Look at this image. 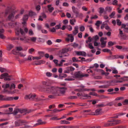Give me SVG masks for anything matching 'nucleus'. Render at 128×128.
Returning <instances> with one entry per match:
<instances>
[{"label":"nucleus","instance_id":"obj_49","mask_svg":"<svg viewBox=\"0 0 128 128\" xmlns=\"http://www.w3.org/2000/svg\"><path fill=\"white\" fill-rule=\"evenodd\" d=\"M92 40V39L91 38L90 36L88 38V40L86 41V42L88 43V42H90Z\"/></svg>","mask_w":128,"mask_h":128},{"label":"nucleus","instance_id":"obj_56","mask_svg":"<svg viewBox=\"0 0 128 128\" xmlns=\"http://www.w3.org/2000/svg\"><path fill=\"white\" fill-rule=\"evenodd\" d=\"M116 48L119 50H122L123 46H116Z\"/></svg>","mask_w":128,"mask_h":128},{"label":"nucleus","instance_id":"obj_55","mask_svg":"<svg viewBox=\"0 0 128 128\" xmlns=\"http://www.w3.org/2000/svg\"><path fill=\"white\" fill-rule=\"evenodd\" d=\"M115 14V12L114 11L112 12L109 15L110 17L112 18L113 16H114Z\"/></svg>","mask_w":128,"mask_h":128},{"label":"nucleus","instance_id":"obj_11","mask_svg":"<svg viewBox=\"0 0 128 128\" xmlns=\"http://www.w3.org/2000/svg\"><path fill=\"white\" fill-rule=\"evenodd\" d=\"M63 128H78L80 127H84L81 125L70 126H62Z\"/></svg>","mask_w":128,"mask_h":128},{"label":"nucleus","instance_id":"obj_43","mask_svg":"<svg viewBox=\"0 0 128 128\" xmlns=\"http://www.w3.org/2000/svg\"><path fill=\"white\" fill-rule=\"evenodd\" d=\"M13 47V46L12 44H9L7 46L8 49L9 50H10Z\"/></svg>","mask_w":128,"mask_h":128},{"label":"nucleus","instance_id":"obj_53","mask_svg":"<svg viewBox=\"0 0 128 128\" xmlns=\"http://www.w3.org/2000/svg\"><path fill=\"white\" fill-rule=\"evenodd\" d=\"M88 46L89 48L90 49H93L94 48V47L92 46V44L91 43H90L88 44Z\"/></svg>","mask_w":128,"mask_h":128},{"label":"nucleus","instance_id":"obj_5","mask_svg":"<svg viewBox=\"0 0 128 128\" xmlns=\"http://www.w3.org/2000/svg\"><path fill=\"white\" fill-rule=\"evenodd\" d=\"M74 75V78H82L84 77H87L89 76L88 74H83L80 71L75 72Z\"/></svg>","mask_w":128,"mask_h":128},{"label":"nucleus","instance_id":"obj_34","mask_svg":"<svg viewBox=\"0 0 128 128\" xmlns=\"http://www.w3.org/2000/svg\"><path fill=\"white\" fill-rule=\"evenodd\" d=\"M36 14V13L32 11H30L29 13V15L30 16H35Z\"/></svg>","mask_w":128,"mask_h":128},{"label":"nucleus","instance_id":"obj_61","mask_svg":"<svg viewBox=\"0 0 128 128\" xmlns=\"http://www.w3.org/2000/svg\"><path fill=\"white\" fill-rule=\"evenodd\" d=\"M19 109H16L14 110V114L15 115H16V114L17 113H19Z\"/></svg>","mask_w":128,"mask_h":128},{"label":"nucleus","instance_id":"obj_14","mask_svg":"<svg viewBox=\"0 0 128 128\" xmlns=\"http://www.w3.org/2000/svg\"><path fill=\"white\" fill-rule=\"evenodd\" d=\"M78 26H76L74 28V30L72 31V35L74 36L76 35L78 32Z\"/></svg>","mask_w":128,"mask_h":128},{"label":"nucleus","instance_id":"obj_20","mask_svg":"<svg viewBox=\"0 0 128 128\" xmlns=\"http://www.w3.org/2000/svg\"><path fill=\"white\" fill-rule=\"evenodd\" d=\"M13 100V97H10L7 96H5L4 100L10 101L12 100Z\"/></svg>","mask_w":128,"mask_h":128},{"label":"nucleus","instance_id":"obj_42","mask_svg":"<svg viewBox=\"0 0 128 128\" xmlns=\"http://www.w3.org/2000/svg\"><path fill=\"white\" fill-rule=\"evenodd\" d=\"M42 58L41 56H34L33 57L32 59L34 60L36 59V60H39Z\"/></svg>","mask_w":128,"mask_h":128},{"label":"nucleus","instance_id":"obj_16","mask_svg":"<svg viewBox=\"0 0 128 128\" xmlns=\"http://www.w3.org/2000/svg\"><path fill=\"white\" fill-rule=\"evenodd\" d=\"M4 31V30L3 29H2L0 30V38L2 39H4L5 38V37L3 34Z\"/></svg>","mask_w":128,"mask_h":128},{"label":"nucleus","instance_id":"obj_2","mask_svg":"<svg viewBox=\"0 0 128 128\" xmlns=\"http://www.w3.org/2000/svg\"><path fill=\"white\" fill-rule=\"evenodd\" d=\"M120 121V120H112L108 121L109 122H112L111 123H107L104 124L103 126H93L90 128H99L101 127H108L110 126L115 125L119 124Z\"/></svg>","mask_w":128,"mask_h":128},{"label":"nucleus","instance_id":"obj_37","mask_svg":"<svg viewBox=\"0 0 128 128\" xmlns=\"http://www.w3.org/2000/svg\"><path fill=\"white\" fill-rule=\"evenodd\" d=\"M40 17H42L43 18H46V16L45 13H42L40 15Z\"/></svg>","mask_w":128,"mask_h":128},{"label":"nucleus","instance_id":"obj_52","mask_svg":"<svg viewBox=\"0 0 128 128\" xmlns=\"http://www.w3.org/2000/svg\"><path fill=\"white\" fill-rule=\"evenodd\" d=\"M28 33L30 35V36H32L34 34V33L31 29L29 30L28 32Z\"/></svg>","mask_w":128,"mask_h":128},{"label":"nucleus","instance_id":"obj_33","mask_svg":"<svg viewBox=\"0 0 128 128\" xmlns=\"http://www.w3.org/2000/svg\"><path fill=\"white\" fill-rule=\"evenodd\" d=\"M34 56H28V58H25V61H27V60H32V58H33Z\"/></svg>","mask_w":128,"mask_h":128},{"label":"nucleus","instance_id":"obj_45","mask_svg":"<svg viewBox=\"0 0 128 128\" xmlns=\"http://www.w3.org/2000/svg\"><path fill=\"white\" fill-rule=\"evenodd\" d=\"M117 24L119 26H120L121 25L122 22L120 21V20L117 19L116 20Z\"/></svg>","mask_w":128,"mask_h":128},{"label":"nucleus","instance_id":"obj_46","mask_svg":"<svg viewBox=\"0 0 128 128\" xmlns=\"http://www.w3.org/2000/svg\"><path fill=\"white\" fill-rule=\"evenodd\" d=\"M46 74L47 76L48 77H50L52 75V73L48 72H46Z\"/></svg>","mask_w":128,"mask_h":128},{"label":"nucleus","instance_id":"obj_39","mask_svg":"<svg viewBox=\"0 0 128 128\" xmlns=\"http://www.w3.org/2000/svg\"><path fill=\"white\" fill-rule=\"evenodd\" d=\"M122 50L123 51H128V47L123 46Z\"/></svg>","mask_w":128,"mask_h":128},{"label":"nucleus","instance_id":"obj_10","mask_svg":"<svg viewBox=\"0 0 128 128\" xmlns=\"http://www.w3.org/2000/svg\"><path fill=\"white\" fill-rule=\"evenodd\" d=\"M102 109L101 108H98L96 109L94 112L93 113V115H98L101 114L102 113Z\"/></svg>","mask_w":128,"mask_h":128},{"label":"nucleus","instance_id":"obj_64","mask_svg":"<svg viewBox=\"0 0 128 128\" xmlns=\"http://www.w3.org/2000/svg\"><path fill=\"white\" fill-rule=\"evenodd\" d=\"M36 8L37 10L39 11L40 9V5H38L36 6Z\"/></svg>","mask_w":128,"mask_h":128},{"label":"nucleus","instance_id":"obj_40","mask_svg":"<svg viewBox=\"0 0 128 128\" xmlns=\"http://www.w3.org/2000/svg\"><path fill=\"white\" fill-rule=\"evenodd\" d=\"M122 104L124 105H127L128 104V100L126 99L123 102Z\"/></svg>","mask_w":128,"mask_h":128},{"label":"nucleus","instance_id":"obj_18","mask_svg":"<svg viewBox=\"0 0 128 128\" xmlns=\"http://www.w3.org/2000/svg\"><path fill=\"white\" fill-rule=\"evenodd\" d=\"M10 77V76L8 75V74L7 73H5L2 74H1L0 78L1 79H2L4 78L9 77Z\"/></svg>","mask_w":128,"mask_h":128},{"label":"nucleus","instance_id":"obj_62","mask_svg":"<svg viewBox=\"0 0 128 128\" xmlns=\"http://www.w3.org/2000/svg\"><path fill=\"white\" fill-rule=\"evenodd\" d=\"M102 51L103 52H110V50L107 49V48H105L104 49L102 50Z\"/></svg>","mask_w":128,"mask_h":128},{"label":"nucleus","instance_id":"obj_54","mask_svg":"<svg viewBox=\"0 0 128 128\" xmlns=\"http://www.w3.org/2000/svg\"><path fill=\"white\" fill-rule=\"evenodd\" d=\"M104 8H100L99 13L100 14H102L104 12Z\"/></svg>","mask_w":128,"mask_h":128},{"label":"nucleus","instance_id":"obj_4","mask_svg":"<svg viewBox=\"0 0 128 128\" xmlns=\"http://www.w3.org/2000/svg\"><path fill=\"white\" fill-rule=\"evenodd\" d=\"M24 98L26 100L29 99L30 100H33L36 101L41 100L40 98L37 97L36 95L34 94L26 95L24 97Z\"/></svg>","mask_w":128,"mask_h":128},{"label":"nucleus","instance_id":"obj_38","mask_svg":"<svg viewBox=\"0 0 128 128\" xmlns=\"http://www.w3.org/2000/svg\"><path fill=\"white\" fill-rule=\"evenodd\" d=\"M112 8L109 6H108L106 8V10L108 11V12H110L112 10Z\"/></svg>","mask_w":128,"mask_h":128},{"label":"nucleus","instance_id":"obj_36","mask_svg":"<svg viewBox=\"0 0 128 128\" xmlns=\"http://www.w3.org/2000/svg\"><path fill=\"white\" fill-rule=\"evenodd\" d=\"M10 87V84H3L2 87L4 88H7Z\"/></svg>","mask_w":128,"mask_h":128},{"label":"nucleus","instance_id":"obj_19","mask_svg":"<svg viewBox=\"0 0 128 128\" xmlns=\"http://www.w3.org/2000/svg\"><path fill=\"white\" fill-rule=\"evenodd\" d=\"M37 38L36 37H32L29 38L28 39V40H30L32 42H35Z\"/></svg>","mask_w":128,"mask_h":128},{"label":"nucleus","instance_id":"obj_32","mask_svg":"<svg viewBox=\"0 0 128 128\" xmlns=\"http://www.w3.org/2000/svg\"><path fill=\"white\" fill-rule=\"evenodd\" d=\"M60 123L61 124H69L70 122L66 120H62L60 121Z\"/></svg>","mask_w":128,"mask_h":128},{"label":"nucleus","instance_id":"obj_1","mask_svg":"<svg viewBox=\"0 0 128 128\" xmlns=\"http://www.w3.org/2000/svg\"><path fill=\"white\" fill-rule=\"evenodd\" d=\"M42 83L43 84L46 86L44 92L52 94L48 96L49 98L54 99L55 97L59 95V90L57 87L50 86L48 83L46 82H43Z\"/></svg>","mask_w":128,"mask_h":128},{"label":"nucleus","instance_id":"obj_41","mask_svg":"<svg viewBox=\"0 0 128 128\" xmlns=\"http://www.w3.org/2000/svg\"><path fill=\"white\" fill-rule=\"evenodd\" d=\"M38 41L39 42L44 43L45 42L44 39L39 38L38 39Z\"/></svg>","mask_w":128,"mask_h":128},{"label":"nucleus","instance_id":"obj_15","mask_svg":"<svg viewBox=\"0 0 128 128\" xmlns=\"http://www.w3.org/2000/svg\"><path fill=\"white\" fill-rule=\"evenodd\" d=\"M76 54L80 56H86V52H78L77 51L76 52Z\"/></svg>","mask_w":128,"mask_h":128},{"label":"nucleus","instance_id":"obj_22","mask_svg":"<svg viewBox=\"0 0 128 128\" xmlns=\"http://www.w3.org/2000/svg\"><path fill=\"white\" fill-rule=\"evenodd\" d=\"M68 36L70 38V40L71 42H72L74 40V38L72 34L68 35Z\"/></svg>","mask_w":128,"mask_h":128},{"label":"nucleus","instance_id":"obj_3","mask_svg":"<svg viewBox=\"0 0 128 128\" xmlns=\"http://www.w3.org/2000/svg\"><path fill=\"white\" fill-rule=\"evenodd\" d=\"M28 30L26 28H17L15 30L16 35L19 36L20 33L22 35L24 36L26 33L28 32Z\"/></svg>","mask_w":128,"mask_h":128},{"label":"nucleus","instance_id":"obj_6","mask_svg":"<svg viewBox=\"0 0 128 128\" xmlns=\"http://www.w3.org/2000/svg\"><path fill=\"white\" fill-rule=\"evenodd\" d=\"M72 11L74 13L76 14V17H82L83 16V14L82 13H79V10L77 8H76L74 6L72 7Z\"/></svg>","mask_w":128,"mask_h":128},{"label":"nucleus","instance_id":"obj_23","mask_svg":"<svg viewBox=\"0 0 128 128\" xmlns=\"http://www.w3.org/2000/svg\"><path fill=\"white\" fill-rule=\"evenodd\" d=\"M66 80L72 81L75 80V78L74 76H72L71 77H68V78H66L65 79Z\"/></svg>","mask_w":128,"mask_h":128},{"label":"nucleus","instance_id":"obj_44","mask_svg":"<svg viewBox=\"0 0 128 128\" xmlns=\"http://www.w3.org/2000/svg\"><path fill=\"white\" fill-rule=\"evenodd\" d=\"M28 18V15H26L24 16L23 18L22 19L24 21H25L27 20Z\"/></svg>","mask_w":128,"mask_h":128},{"label":"nucleus","instance_id":"obj_60","mask_svg":"<svg viewBox=\"0 0 128 128\" xmlns=\"http://www.w3.org/2000/svg\"><path fill=\"white\" fill-rule=\"evenodd\" d=\"M50 120H59V118H58L57 117H54L51 118Z\"/></svg>","mask_w":128,"mask_h":128},{"label":"nucleus","instance_id":"obj_25","mask_svg":"<svg viewBox=\"0 0 128 128\" xmlns=\"http://www.w3.org/2000/svg\"><path fill=\"white\" fill-rule=\"evenodd\" d=\"M38 55H39L40 56H41L42 58V57L44 56V52L42 51H38Z\"/></svg>","mask_w":128,"mask_h":128},{"label":"nucleus","instance_id":"obj_31","mask_svg":"<svg viewBox=\"0 0 128 128\" xmlns=\"http://www.w3.org/2000/svg\"><path fill=\"white\" fill-rule=\"evenodd\" d=\"M76 20L75 19H71L70 21V23L72 25H74L75 24L74 22H76Z\"/></svg>","mask_w":128,"mask_h":128},{"label":"nucleus","instance_id":"obj_58","mask_svg":"<svg viewBox=\"0 0 128 128\" xmlns=\"http://www.w3.org/2000/svg\"><path fill=\"white\" fill-rule=\"evenodd\" d=\"M69 50L68 48H65L63 49L62 50V53H64L68 52Z\"/></svg>","mask_w":128,"mask_h":128},{"label":"nucleus","instance_id":"obj_9","mask_svg":"<svg viewBox=\"0 0 128 128\" xmlns=\"http://www.w3.org/2000/svg\"><path fill=\"white\" fill-rule=\"evenodd\" d=\"M58 92H60L61 94L62 95H64L66 92V90L67 88L66 87H62L59 88H58Z\"/></svg>","mask_w":128,"mask_h":128},{"label":"nucleus","instance_id":"obj_59","mask_svg":"<svg viewBox=\"0 0 128 128\" xmlns=\"http://www.w3.org/2000/svg\"><path fill=\"white\" fill-rule=\"evenodd\" d=\"M43 34H46L48 33V31L44 29H42L41 30Z\"/></svg>","mask_w":128,"mask_h":128},{"label":"nucleus","instance_id":"obj_21","mask_svg":"<svg viewBox=\"0 0 128 128\" xmlns=\"http://www.w3.org/2000/svg\"><path fill=\"white\" fill-rule=\"evenodd\" d=\"M19 113L21 114L23 113L24 112H25L26 113H29L30 112V111H28L26 110L25 109H24L23 110L19 109Z\"/></svg>","mask_w":128,"mask_h":128},{"label":"nucleus","instance_id":"obj_50","mask_svg":"<svg viewBox=\"0 0 128 128\" xmlns=\"http://www.w3.org/2000/svg\"><path fill=\"white\" fill-rule=\"evenodd\" d=\"M5 96L2 95H0V100H4Z\"/></svg>","mask_w":128,"mask_h":128},{"label":"nucleus","instance_id":"obj_63","mask_svg":"<svg viewBox=\"0 0 128 128\" xmlns=\"http://www.w3.org/2000/svg\"><path fill=\"white\" fill-rule=\"evenodd\" d=\"M105 28L106 30H108L109 31H111L112 30L110 28V27L108 26H106L105 27Z\"/></svg>","mask_w":128,"mask_h":128},{"label":"nucleus","instance_id":"obj_29","mask_svg":"<svg viewBox=\"0 0 128 128\" xmlns=\"http://www.w3.org/2000/svg\"><path fill=\"white\" fill-rule=\"evenodd\" d=\"M82 96L86 97L87 98H88V99H90L91 98L90 96L88 95L87 94H84V95H82ZM81 98L83 99H86V98Z\"/></svg>","mask_w":128,"mask_h":128},{"label":"nucleus","instance_id":"obj_26","mask_svg":"<svg viewBox=\"0 0 128 128\" xmlns=\"http://www.w3.org/2000/svg\"><path fill=\"white\" fill-rule=\"evenodd\" d=\"M120 38L124 40H127L128 39V36L125 34H123Z\"/></svg>","mask_w":128,"mask_h":128},{"label":"nucleus","instance_id":"obj_7","mask_svg":"<svg viewBox=\"0 0 128 128\" xmlns=\"http://www.w3.org/2000/svg\"><path fill=\"white\" fill-rule=\"evenodd\" d=\"M38 123L34 124L33 126H30L28 125H26L25 126V127L26 128H33L36 127L37 126L42 124H45L46 122H42L40 119H39L37 121Z\"/></svg>","mask_w":128,"mask_h":128},{"label":"nucleus","instance_id":"obj_51","mask_svg":"<svg viewBox=\"0 0 128 128\" xmlns=\"http://www.w3.org/2000/svg\"><path fill=\"white\" fill-rule=\"evenodd\" d=\"M80 30L81 32L84 31L85 30V28L84 26H81L80 27Z\"/></svg>","mask_w":128,"mask_h":128},{"label":"nucleus","instance_id":"obj_48","mask_svg":"<svg viewBox=\"0 0 128 128\" xmlns=\"http://www.w3.org/2000/svg\"><path fill=\"white\" fill-rule=\"evenodd\" d=\"M93 39L94 40V41H96L99 39V37L97 35L94 36L93 37Z\"/></svg>","mask_w":128,"mask_h":128},{"label":"nucleus","instance_id":"obj_13","mask_svg":"<svg viewBox=\"0 0 128 128\" xmlns=\"http://www.w3.org/2000/svg\"><path fill=\"white\" fill-rule=\"evenodd\" d=\"M16 50H12V53L14 54H16L18 52V51H20L22 50V47L21 46H18L16 48Z\"/></svg>","mask_w":128,"mask_h":128},{"label":"nucleus","instance_id":"obj_47","mask_svg":"<svg viewBox=\"0 0 128 128\" xmlns=\"http://www.w3.org/2000/svg\"><path fill=\"white\" fill-rule=\"evenodd\" d=\"M112 71V73L114 74H117L118 73V72L117 70L115 68H114L113 69Z\"/></svg>","mask_w":128,"mask_h":128},{"label":"nucleus","instance_id":"obj_24","mask_svg":"<svg viewBox=\"0 0 128 128\" xmlns=\"http://www.w3.org/2000/svg\"><path fill=\"white\" fill-rule=\"evenodd\" d=\"M14 13L12 12L11 14H10L8 17V19L9 20H11L14 17Z\"/></svg>","mask_w":128,"mask_h":128},{"label":"nucleus","instance_id":"obj_17","mask_svg":"<svg viewBox=\"0 0 128 128\" xmlns=\"http://www.w3.org/2000/svg\"><path fill=\"white\" fill-rule=\"evenodd\" d=\"M49 12L51 13L52 12V11L54 10V8L52 6V5L49 4L47 6Z\"/></svg>","mask_w":128,"mask_h":128},{"label":"nucleus","instance_id":"obj_12","mask_svg":"<svg viewBox=\"0 0 128 128\" xmlns=\"http://www.w3.org/2000/svg\"><path fill=\"white\" fill-rule=\"evenodd\" d=\"M100 41L101 42V47L102 48L106 46V42L104 41V38H101L100 39Z\"/></svg>","mask_w":128,"mask_h":128},{"label":"nucleus","instance_id":"obj_27","mask_svg":"<svg viewBox=\"0 0 128 128\" xmlns=\"http://www.w3.org/2000/svg\"><path fill=\"white\" fill-rule=\"evenodd\" d=\"M11 8H8L6 10L5 14L6 15L10 13L11 12Z\"/></svg>","mask_w":128,"mask_h":128},{"label":"nucleus","instance_id":"obj_8","mask_svg":"<svg viewBox=\"0 0 128 128\" xmlns=\"http://www.w3.org/2000/svg\"><path fill=\"white\" fill-rule=\"evenodd\" d=\"M74 68L72 67H68L66 68L64 72V73H68L74 70Z\"/></svg>","mask_w":128,"mask_h":128},{"label":"nucleus","instance_id":"obj_28","mask_svg":"<svg viewBox=\"0 0 128 128\" xmlns=\"http://www.w3.org/2000/svg\"><path fill=\"white\" fill-rule=\"evenodd\" d=\"M0 71L2 73L6 72L7 70L6 68L0 67Z\"/></svg>","mask_w":128,"mask_h":128},{"label":"nucleus","instance_id":"obj_57","mask_svg":"<svg viewBox=\"0 0 128 128\" xmlns=\"http://www.w3.org/2000/svg\"><path fill=\"white\" fill-rule=\"evenodd\" d=\"M34 62L35 63L33 64L34 66L40 65L39 60L35 61Z\"/></svg>","mask_w":128,"mask_h":128},{"label":"nucleus","instance_id":"obj_30","mask_svg":"<svg viewBox=\"0 0 128 128\" xmlns=\"http://www.w3.org/2000/svg\"><path fill=\"white\" fill-rule=\"evenodd\" d=\"M16 86L13 83L11 84L10 85V90L14 89L15 88Z\"/></svg>","mask_w":128,"mask_h":128},{"label":"nucleus","instance_id":"obj_35","mask_svg":"<svg viewBox=\"0 0 128 128\" xmlns=\"http://www.w3.org/2000/svg\"><path fill=\"white\" fill-rule=\"evenodd\" d=\"M119 33L118 35V36L120 38L121 36H122L124 34H123V33L122 32V31L120 29H119Z\"/></svg>","mask_w":128,"mask_h":128}]
</instances>
